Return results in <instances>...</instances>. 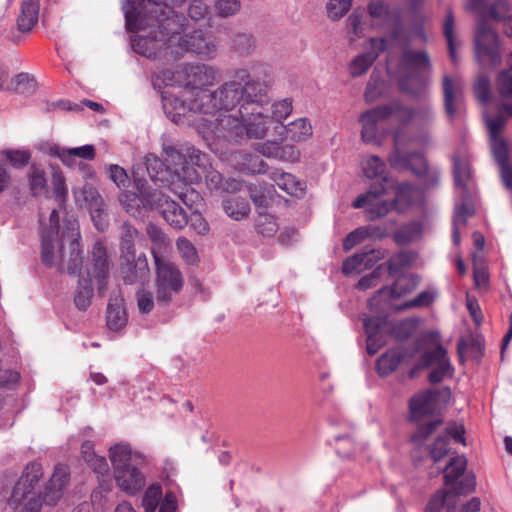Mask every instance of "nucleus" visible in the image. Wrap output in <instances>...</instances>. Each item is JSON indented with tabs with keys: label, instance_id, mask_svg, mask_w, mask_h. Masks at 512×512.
I'll use <instances>...</instances> for the list:
<instances>
[{
	"label": "nucleus",
	"instance_id": "63",
	"mask_svg": "<svg viewBox=\"0 0 512 512\" xmlns=\"http://www.w3.org/2000/svg\"><path fill=\"white\" fill-rule=\"evenodd\" d=\"M35 79L28 73H19L13 78V92L27 93L34 90Z\"/></svg>",
	"mask_w": 512,
	"mask_h": 512
},
{
	"label": "nucleus",
	"instance_id": "64",
	"mask_svg": "<svg viewBox=\"0 0 512 512\" xmlns=\"http://www.w3.org/2000/svg\"><path fill=\"white\" fill-rule=\"evenodd\" d=\"M451 493L455 495H467L474 492L476 488V480L474 475H466L460 481H455L451 484Z\"/></svg>",
	"mask_w": 512,
	"mask_h": 512
},
{
	"label": "nucleus",
	"instance_id": "33",
	"mask_svg": "<svg viewBox=\"0 0 512 512\" xmlns=\"http://www.w3.org/2000/svg\"><path fill=\"white\" fill-rule=\"evenodd\" d=\"M269 177L275 185L289 195L300 197L304 193V183L298 181L296 177L290 173L281 170H273Z\"/></svg>",
	"mask_w": 512,
	"mask_h": 512
},
{
	"label": "nucleus",
	"instance_id": "46",
	"mask_svg": "<svg viewBox=\"0 0 512 512\" xmlns=\"http://www.w3.org/2000/svg\"><path fill=\"white\" fill-rule=\"evenodd\" d=\"M453 175L455 186L466 190L471 177L469 163L462 161L458 156L453 157Z\"/></svg>",
	"mask_w": 512,
	"mask_h": 512
},
{
	"label": "nucleus",
	"instance_id": "20",
	"mask_svg": "<svg viewBox=\"0 0 512 512\" xmlns=\"http://www.w3.org/2000/svg\"><path fill=\"white\" fill-rule=\"evenodd\" d=\"M186 151L191 162L195 164L196 172L199 175V182L204 177L209 190L222 191L226 189L222 174L212 168L209 156L206 153L195 147H188Z\"/></svg>",
	"mask_w": 512,
	"mask_h": 512
},
{
	"label": "nucleus",
	"instance_id": "15",
	"mask_svg": "<svg viewBox=\"0 0 512 512\" xmlns=\"http://www.w3.org/2000/svg\"><path fill=\"white\" fill-rule=\"evenodd\" d=\"M417 275L409 274L399 276L392 286L379 289L369 300L370 310L385 313L392 308L391 301L411 293L419 284Z\"/></svg>",
	"mask_w": 512,
	"mask_h": 512
},
{
	"label": "nucleus",
	"instance_id": "6",
	"mask_svg": "<svg viewBox=\"0 0 512 512\" xmlns=\"http://www.w3.org/2000/svg\"><path fill=\"white\" fill-rule=\"evenodd\" d=\"M511 10V1L495 0L487 5V11L479 19L475 33V51L481 65L496 68L501 63L499 37L486 18L503 23L506 35L512 38Z\"/></svg>",
	"mask_w": 512,
	"mask_h": 512
},
{
	"label": "nucleus",
	"instance_id": "50",
	"mask_svg": "<svg viewBox=\"0 0 512 512\" xmlns=\"http://www.w3.org/2000/svg\"><path fill=\"white\" fill-rule=\"evenodd\" d=\"M454 26H455V19L453 12L449 9L446 14L445 21L443 23V34L446 38L447 44H448V52L449 56L453 63L458 62V58L456 55V49H455V42H454Z\"/></svg>",
	"mask_w": 512,
	"mask_h": 512
},
{
	"label": "nucleus",
	"instance_id": "39",
	"mask_svg": "<svg viewBox=\"0 0 512 512\" xmlns=\"http://www.w3.org/2000/svg\"><path fill=\"white\" fill-rule=\"evenodd\" d=\"M380 228L373 226H362L350 232L343 240V249L350 251L356 245L360 244L367 238L381 236Z\"/></svg>",
	"mask_w": 512,
	"mask_h": 512
},
{
	"label": "nucleus",
	"instance_id": "47",
	"mask_svg": "<svg viewBox=\"0 0 512 512\" xmlns=\"http://www.w3.org/2000/svg\"><path fill=\"white\" fill-rule=\"evenodd\" d=\"M502 111L505 110L501 106L495 116H490L488 113L483 114L489 140L502 137L501 132L506 125V117L503 115Z\"/></svg>",
	"mask_w": 512,
	"mask_h": 512
},
{
	"label": "nucleus",
	"instance_id": "44",
	"mask_svg": "<svg viewBox=\"0 0 512 512\" xmlns=\"http://www.w3.org/2000/svg\"><path fill=\"white\" fill-rule=\"evenodd\" d=\"M401 362V356L394 350H388L376 361V370L380 376L394 372Z\"/></svg>",
	"mask_w": 512,
	"mask_h": 512
},
{
	"label": "nucleus",
	"instance_id": "34",
	"mask_svg": "<svg viewBox=\"0 0 512 512\" xmlns=\"http://www.w3.org/2000/svg\"><path fill=\"white\" fill-rule=\"evenodd\" d=\"M39 0H23L17 18V26L21 32H29L37 24L39 18Z\"/></svg>",
	"mask_w": 512,
	"mask_h": 512
},
{
	"label": "nucleus",
	"instance_id": "37",
	"mask_svg": "<svg viewBox=\"0 0 512 512\" xmlns=\"http://www.w3.org/2000/svg\"><path fill=\"white\" fill-rule=\"evenodd\" d=\"M231 50L241 57L250 56L256 49V39L248 32H236L230 40Z\"/></svg>",
	"mask_w": 512,
	"mask_h": 512
},
{
	"label": "nucleus",
	"instance_id": "42",
	"mask_svg": "<svg viewBox=\"0 0 512 512\" xmlns=\"http://www.w3.org/2000/svg\"><path fill=\"white\" fill-rule=\"evenodd\" d=\"M467 459L464 456L452 457L444 470V482L451 485L458 480L466 471Z\"/></svg>",
	"mask_w": 512,
	"mask_h": 512
},
{
	"label": "nucleus",
	"instance_id": "31",
	"mask_svg": "<svg viewBox=\"0 0 512 512\" xmlns=\"http://www.w3.org/2000/svg\"><path fill=\"white\" fill-rule=\"evenodd\" d=\"M423 198V191L409 182H402L397 186L396 195L393 199L395 210L403 212L409 206L420 202Z\"/></svg>",
	"mask_w": 512,
	"mask_h": 512
},
{
	"label": "nucleus",
	"instance_id": "51",
	"mask_svg": "<svg viewBox=\"0 0 512 512\" xmlns=\"http://www.w3.org/2000/svg\"><path fill=\"white\" fill-rule=\"evenodd\" d=\"M242 159L243 162L241 163V170L248 174H262L267 171V163L258 155L244 152L242 154Z\"/></svg>",
	"mask_w": 512,
	"mask_h": 512
},
{
	"label": "nucleus",
	"instance_id": "27",
	"mask_svg": "<svg viewBox=\"0 0 512 512\" xmlns=\"http://www.w3.org/2000/svg\"><path fill=\"white\" fill-rule=\"evenodd\" d=\"M49 228L41 231V259L47 266L54 264V240L59 233V213L53 209L50 213Z\"/></svg>",
	"mask_w": 512,
	"mask_h": 512
},
{
	"label": "nucleus",
	"instance_id": "9",
	"mask_svg": "<svg viewBox=\"0 0 512 512\" xmlns=\"http://www.w3.org/2000/svg\"><path fill=\"white\" fill-rule=\"evenodd\" d=\"M117 485L124 492L134 495L145 486V477L138 466L145 461L144 456L132 450L127 443L115 444L109 449Z\"/></svg>",
	"mask_w": 512,
	"mask_h": 512
},
{
	"label": "nucleus",
	"instance_id": "18",
	"mask_svg": "<svg viewBox=\"0 0 512 512\" xmlns=\"http://www.w3.org/2000/svg\"><path fill=\"white\" fill-rule=\"evenodd\" d=\"M81 235L77 223H70L60 237V254L64 257L66 245H68L69 258L67 272L70 275H78L83 265V250L80 243Z\"/></svg>",
	"mask_w": 512,
	"mask_h": 512
},
{
	"label": "nucleus",
	"instance_id": "12",
	"mask_svg": "<svg viewBox=\"0 0 512 512\" xmlns=\"http://www.w3.org/2000/svg\"><path fill=\"white\" fill-rule=\"evenodd\" d=\"M219 79L218 69L210 64L195 62L177 66L175 71L162 69V83L197 89L199 92L208 90Z\"/></svg>",
	"mask_w": 512,
	"mask_h": 512
},
{
	"label": "nucleus",
	"instance_id": "56",
	"mask_svg": "<svg viewBox=\"0 0 512 512\" xmlns=\"http://www.w3.org/2000/svg\"><path fill=\"white\" fill-rule=\"evenodd\" d=\"M240 0H215L214 8L220 18L232 17L241 10Z\"/></svg>",
	"mask_w": 512,
	"mask_h": 512
},
{
	"label": "nucleus",
	"instance_id": "55",
	"mask_svg": "<svg viewBox=\"0 0 512 512\" xmlns=\"http://www.w3.org/2000/svg\"><path fill=\"white\" fill-rule=\"evenodd\" d=\"M436 296L437 292L434 290L422 291L413 299L404 302L398 309L429 307L435 301Z\"/></svg>",
	"mask_w": 512,
	"mask_h": 512
},
{
	"label": "nucleus",
	"instance_id": "23",
	"mask_svg": "<svg viewBox=\"0 0 512 512\" xmlns=\"http://www.w3.org/2000/svg\"><path fill=\"white\" fill-rule=\"evenodd\" d=\"M385 256V250L365 246L343 262L342 272L346 275L354 272H362L363 270L371 268L379 260L384 259Z\"/></svg>",
	"mask_w": 512,
	"mask_h": 512
},
{
	"label": "nucleus",
	"instance_id": "35",
	"mask_svg": "<svg viewBox=\"0 0 512 512\" xmlns=\"http://www.w3.org/2000/svg\"><path fill=\"white\" fill-rule=\"evenodd\" d=\"M192 101L189 106L186 103L177 98V97H167L166 92L162 91V109L164 110L167 117L171 118V120L175 123L181 122V118L186 115L188 111H194L191 108Z\"/></svg>",
	"mask_w": 512,
	"mask_h": 512
},
{
	"label": "nucleus",
	"instance_id": "30",
	"mask_svg": "<svg viewBox=\"0 0 512 512\" xmlns=\"http://www.w3.org/2000/svg\"><path fill=\"white\" fill-rule=\"evenodd\" d=\"M162 218L174 229H183L188 224V215L178 202L162 195Z\"/></svg>",
	"mask_w": 512,
	"mask_h": 512
},
{
	"label": "nucleus",
	"instance_id": "7",
	"mask_svg": "<svg viewBox=\"0 0 512 512\" xmlns=\"http://www.w3.org/2000/svg\"><path fill=\"white\" fill-rule=\"evenodd\" d=\"M188 147L194 146L185 144L181 149L164 146L162 148V167L169 174L165 181L171 185L182 184L179 186L181 190L175 191V194L185 205L191 206L199 194L190 185L199 182V175L186 151Z\"/></svg>",
	"mask_w": 512,
	"mask_h": 512
},
{
	"label": "nucleus",
	"instance_id": "4",
	"mask_svg": "<svg viewBox=\"0 0 512 512\" xmlns=\"http://www.w3.org/2000/svg\"><path fill=\"white\" fill-rule=\"evenodd\" d=\"M43 475L40 463L33 462L26 466L21 478L16 482L9 506L17 512H40L43 503L55 505L62 497L69 482V472L65 466L57 465L49 479L45 494L38 489V483Z\"/></svg>",
	"mask_w": 512,
	"mask_h": 512
},
{
	"label": "nucleus",
	"instance_id": "26",
	"mask_svg": "<svg viewBox=\"0 0 512 512\" xmlns=\"http://www.w3.org/2000/svg\"><path fill=\"white\" fill-rule=\"evenodd\" d=\"M437 406V392L427 389L414 395L409 402L410 418L420 421L434 413Z\"/></svg>",
	"mask_w": 512,
	"mask_h": 512
},
{
	"label": "nucleus",
	"instance_id": "21",
	"mask_svg": "<svg viewBox=\"0 0 512 512\" xmlns=\"http://www.w3.org/2000/svg\"><path fill=\"white\" fill-rule=\"evenodd\" d=\"M371 27L378 30L390 27L392 23L399 22L402 14L400 8L391 6L383 0H371L367 5Z\"/></svg>",
	"mask_w": 512,
	"mask_h": 512
},
{
	"label": "nucleus",
	"instance_id": "17",
	"mask_svg": "<svg viewBox=\"0 0 512 512\" xmlns=\"http://www.w3.org/2000/svg\"><path fill=\"white\" fill-rule=\"evenodd\" d=\"M395 116L394 104L377 106L362 113L359 122L362 126L361 138L367 144L380 145L381 139L378 131V123Z\"/></svg>",
	"mask_w": 512,
	"mask_h": 512
},
{
	"label": "nucleus",
	"instance_id": "48",
	"mask_svg": "<svg viewBox=\"0 0 512 512\" xmlns=\"http://www.w3.org/2000/svg\"><path fill=\"white\" fill-rule=\"evenodd\" d=\"M137 230L128 223L123 225L120 248L125 254L127 261H133L135 258L134 238L137 236Z\"/></svg>",
	"mask_w": 512,
	"mask_h": 512
},
{
	"label": "nucleus",
	"instance_id": "13",
	"mask_svg": "<svg viewBox=\"0 0 512 512\" xmlns=\"http://www.w3.org/2000/svg\"><path fill=\"white\" fill-rule=\"evenodd\" d=\"M133 179L139 195L134 192L124 191L120 197V203L127 213L133 217H143V211L156 209L160 202V194L157 188L150 186L144 172L139 169L133 171Z\"/></svg>",
	"mask_w": 512,
	"mask_h": 512
},
{
	"label": "nucleus",
	"instance_id": "32",
	"mask_svg": "<svg viewBox=\"0 0 512 512\" xmlns=\"http://www.w3.org/2000/svg\"><path fill=\"white\" fill-rule=\"evenodd\" d=\"M121 298H110L107 312L106 325L110 331H120L128 322L127 313Z\"/></svg>",
	"mask_w": 512,
	"mask_h": 512
},
{
	"label": "nucleus",
	"instance_id": "53",
	"mask_svg": "<svg viewBox=\"0 0 512 512\" xmlns=\"http://www.w3.org/2000/svg\"><path fill=\"white\" fill-rule=\"evenodd\" d=\"M385 168V163L376 155L368 156L362 161L364 175L370 179L376 177H381L383 179Z\"/></svg>",
	"mask_w": 512,
	"mask_h": 512
},
{
	"label": "nucleus",
	"instance_id": "5",
	"mask_svg": "<svg viewBox=\"0 0 512 512\" xmlns=\"http://www.w3.org/2000/svg\"><path fill=\"white\" fill-rule=\"evenodd\" d=\"M187 19L184 15H174L162 19V54L164 57H182L187 52L212 60L217 56L219 42L211 32L203 29L185 33Z\"/></svg>",
	"mask_w": 512,
	"mask_h": 512
},
{
	"label": "nucleus",
	"instance_id": "38",
	"mask_svg": "<svg viewBox=\"0 0 512 512\" xmlns=\"http://www.w3.org/2000/svg\"><path fill=\"white\" fill-rule=\"evenodd\" d=\"M222 206L225 213L236 221L248 217L251 210L249 202L239 196H231L223 200Z\"/></svg>",
	"mask_w": 512,
	"mask_h": 512
},
{
	"label": "nucleus",
	"instance_id": "2",
	"mask_svg": "<svg viewBox=\"0 0 512 512\" xmlns=\"http://www.w3.org/2000/svg\"><path fill=\"white\" fill-rule=\"evenodd\" d=\"M234 80L221 84L215 90L197 92L191 108L205 116L196 121V130L206 121L217 122L221 114H232L237 108L253 103V98L261 95L266 80L253 78L247 68H238L233 73Z\"/></svg>",
	"mask_w": 512,
	"mask_h": 512
},
{
	"label": "nucleus",
	"instance_id": "28",
	"mask_svg": "<svg viewBox=\"0 0 512 512\" xmlns=\"http://www.w3.org/2000/svg\"><path fill=\"white\" fill-rule=\"evenodd\" d=\"M490 147L495 161L500 167V174L504 185L512 188V167L509 165V150L507 141L501 138L491 139Z\"/></svg>",
	"mask_w": 512,
	"mask_h": 512
},
{
	"label": "nucleus",
	"instance_id": "29",
	"mask_svg": "<svg viewBox=\"0 0 512 512\" xmlns=\"http://www.w3.org/2000/svg\"><path fill=\"white\" fill-rule=\"evenodd\" d=\"M42 151L49 156L59 158L61 162L69 168L77 166L79 170L83 171L86 177H91L94 174L92 167L82 161L78 162L77 158L68 148L61 147L58 144H45L42 146Z\"/></svg>",
	"mask_w": 512,
	"mask_h": 512
},
{
	"label": "nucleus",
	"instance_id": "19",
	"mask_svg": "<svg viewBox=\"0 0 512 512\" xmlns=\"http://www.w3.org/2000/svg\"><path fill=\"white\" fill-rule=\"evenodd\" d=\"M419 366L422 368H432L428 376V380L432 384L442 382L453 373V367L448 358L447 351L440 344L433 350L426 351L422 354L419 360Z\"/></svg>",
	"mask_w": 512,
	"mask_h": 512
},
{
	"label": "nucleus",
	"instance_id": "40",
	"mask_svg": "<svg viewBox=\"0 0 512 512\" xmlns=\"http://www.w3.org/2000/svg\"><path fill=\"white\" fill-rule=\"evenodd\" d=\"M28 181L33 196H41L47 192L46 173L39 165L30 166Z\"/></svg>",
	"mask_w": 512,
	"mask_h": 512
},
{
	"label": "nucleus",
	"instance_id": "43",
	"mask_svg": "<svg viewBox=\"0 0 512 512\" xmlns=\"http://www.w3.org/2000/svg\"><path fill=\"white\" fill-rule=\"evenodd\" d=\"M415 259L416 254L412 251H401L398 254L393 255L387 262L389 275H398L403 269L409 267Z\"/></svg>",
	"mask_w": 512,
	"mask_h": 512
},
{
	"label": "nucleus",
	"instance_id": "57",
	"mask_svg": "<svg viewBox=\"0 0 512 512\" xmlns=\"http://www.w3.org/2000/svg\"><path fill=\"white\" fill-rule=\"evenodd\" d=\"M160 504V484L154 483L145 491L142 499V506L146 512H155Z\"/></svg>",
	"mask_w": 512,
	"mask_h": 512
},
{
	"label": "nucleus",
	"instance_id": "8",
	"mask_svg": "<svg viewBox=\"0 0 512 512\" xmlns=\"http://www.w3.org/2000/svg\"><path fill=\"white\" fill-rule=\"evenodd\" d=\"M399 67L404 72L398 85L402 92L418 98L430 84L432 61L424 49L406 47L402 50Z\"/></svg>",
	"mask_w": 512,
	"mask_h": 512
},
{
	"label": "nucleus",
	"instance_id": "60",
	"mask_svg": "<svg viewBox=\"0 0 512 512\" xmlns=\"http://www.w3.org/2000/svg\"><path fill=\"white\" fill-rule=\"evenodd\" d=\"M474 93L480 103L487 104L490 101V81L487 75H478L474 84Z\"/></svg>",
	"mask_w": 512,
	"mask_h": 512
},
{
	"label": "nucleus",
	"instance_id": "24",
	"mask_svg": "<svg viewBox=\"0 0 512 512\" xmlns=\"http://www.w3.org/2000/svg\"><path fill=\"white\" fill-rule=\"evenodd\" d=\"M442 90L444 96V111L449 120L452 121L461 107L463 83L459 78L444 75L442 79Z\"/></svg>",
	"mask_w": 512,
	"mask_h": 512
},
{
	"label": "nucleus",
	"instance_id": "25",
	"mask_svg": "<svg viewBox=\"0 0 512 512\" xmlns=\"http://www.w3.org/2000/svg\"><path fill=\"white\" fill-rule=\"evenodd\" d=\"M184 285V276L178 265L162 261V304L178 295Z\"/></svg>",
	"mask_w": 512,
	"mask_h": 512
},
{
	"label": "nucleus",
	"instance_id": "52",
	"mask_svg": "<svg viewBox=\"0 0 512 512\" xmlns=\"http://www.w3.org/2000/svg\"><path fill=\"white\" fill-rule=\"evenodd\" d=\"M257 232L264 237H272L278 230V225L274 216L259 212L255 220Z\"/></svg>",
	"mask_w": 512,
	"mask_h": 512
},
{
	"label": "nucleus",
	"instance_id": "61",
	"mask_svg": "<svg viewBox=\"0 0 512 512\" xmlns=\"http://www.w3.org/2000/svg\"><path fill=\"white\" fill-rule=\"evenodd\" d=\"M374 62L375 61L373 60V58L370 57L366 52L362 53L355 57L351 62L350 74L353 77H358L367 72Z\"/></svg>",
	"mask_w": 512,
	"mask_h": 512
},
{
	"label": "nucleus",
	"instance_id": "22",
	"mask_svg": "<svg viewBox=\"0 0 512 512\" xmlns=\"http://www.w3.org/2000/svg\"><path fill=\"white\" fill-rule=\"evenodd\" d=\"M366 333V350L369 355L376 354L386 343L387 317L378 315L363 320Z\"/></svg>",
	"mask_w": 512,
	"mask_h": 512
},
{
	"label": "nucleus",
	"instance_id": "58",
	"mask_svg": "<svg viewBox=\"0 0 512 512\" xmlns=\"http://www.w3.org/2000/svg\"><path fill=\"white\" fill-rule=\"evenodd\" d=\"M449 452V438L447 435L438 436L430 446V456L434 462L442 460Z\"/></svg>",
	"mask_w": 512,
	"mask_h": 512
},
{
	"label": "nucleus",
	"instance_id": "36",
	"mask_svg": "<svg viewBox=\"0 0 512 512\" xmlns=\"http://www.w3.org/2000/svg\"><path fill=\"white\" fill-rule=\"evenodd\" d=\"M286 139L294 142L305 141L312 136V126L307 118H299L282 126Z\"/></svg>",
	"mask_w": 512,
	"mask_h": 512
},
{
	"label": "nucleus",
	"instance_id": "10",
	"mask_svg": "<svg viewBox=\"0 0 512 512\" xmlns=\"http://www.w3.org/2000/svg\"><path fill=\"white\" fill-rule=\"evenodd\" d=\"M109 268L106 248L101 241H96L91 253L90 266L87 269V278L83 277L79 280L75 291L74 302L79 310L86 311L91 305L94 295L92 278L97 282L99 293L107 289Z\"/></svg>",
	"mask_w": 512,
	"mask_h": 512
},
{
	"label": "nucleus",
	"instance_id": "1",
	"mask_svg": "<svg viewBox=\"0 0 512 512\" xmlns=\"http://www.w3.org/2000/svg\"><path fill=\"white\" fill-rule=\"evenodd\" d=\"M261 95L253 98V103L242 106L235 114H221L217 122H203L199 134L208 143L221 140L242 143L245 139H263L271 128V120L266 105L269 102L268 82L262 88Z\"/></svg>",
	"mask_w": 512,
	"mask_h": 512
},
{
	"label": "nucleus",
	"instance_id": "11",
	"mask_svg": "<svg viewBox=\"0 0 512 512\" xmlns=\"http://www.w3.org/2000/svg\"><path fill=\"white\" fill-rule=\"evenodd\" d=\"M407 140L402 127L394 134V150L389 155L388 162L393 169L400 171H411L418 177H424L423 185L430 189L439 183L440 171L429 169L424 155L420 152H405Z\"/></svg>",
	"mask_w": 512,
	"mask_h": 512
},
{
	"label": "nucleus",
	"instance_id": "62",
	"mask_svg": "<svg viewBox=\"0 0 512 512\" xmlns=\"http://www.w3.org/2000/svg\"><path fill=\"white\" fill-rule=\"evenodd\" d=\"M3 154L11 165L17 169L26 166L31 159V153L28 150L7 149Z\"/></svg>",
	"mask_w": 512,
	"mask_h": 512
},
{
	"label": "nucleus",
	"instance_id": "41",
	"mask_svg": "<svg viewBox=\"0 0 512 512\" xmlns=\"http://www.w3.org/2000/svg\"><path fill=\"white\" fill-rule=\"evenodd\" d=\"M176 249L180 258L185 264L194 266L200 261V257L195 245L186 237L179 236L176 240Z\"/></svg>",
	"mask_w": 512,
	"mask_h": 512
},
{
	"label": "nucleus",
	"instance_id": "49",
	"mask_svg": "<svg viewBox=\"0 0 512 512\" xmlns=\"http://www.w3.org/2000/svg\"><path fill=\"white\" fill-rule=\"evenodd\" d=\"M423 226L420 222L414 221L404 225L396 234L395 240L399 244L413 242L422 235Z\"/></svg>",
	"mask_w": 512,
	"mask_h": 512
},
{
	"label": "nucleus",
	"instance_id": "59",
	"mask_svg": "<svg viewBox=\"0 0 512 512\" xmlns=\"http://www.w3.org/2000/svg\"><path fill=\"white\" fill-rule=\"evenodd\" d=\"M353 0H329L327 14L332 20L342 18L350 9Z\"/></svg>",
	"mask_w": 512,
	"mask_h": 512
},
{
	"label": "nucleus",
	"instance_id": "54",
	"mask_svg": "<svg viewBox=\"0 0 512 512\" xmlns=\"http://www.w3.org/2000/svg\"><path fill=\"white\" fill-rule=\"evenodd\" d=\"M81 193L89 211H94L95 213L105 210L104 200L96 188L84 186Z\"/></svg>",
	"mask_w": 512,
	"mask_h": 512
},
{
	"label": "nucleus",
	"instance_id": "14",
	"mask_svg": "<svg viewBox=\"0 0 512 512\" xmlns=\"http://www.w3.org/2000/svg\"><path fill=\"white\" fill-rule=\"evenodd\" d=\"M395 116L404 127L412 124L416 135L409 141H416L418 143H427L429 134L435 123V111L433 107L428 104H422L417 107L404 106L399 102H394Z\"/></svg>",
	"mask_w": 512,
	"mask_h": 512
},
{
	"label": "nucleus",
	"instance_id": "16",
	"mask_svg": "<svg viewBox=\"0 0 512 512\" xmlns=\"http://www.w3.org/2000/svg\"><path fill=\"white\" fill-rule=\"evenodd\" d=\"M387 178L373 183L368 191L359 195L352 203L354 208H366L367 218L376 220L387 215L391 210L395 209L394 201L379 200V197L387 191Z\"/></svg>",
	"mask_w": 512,
	"mask_h": 512
},
{
	"label": "nucleus",
	"instance_id": "45",
	"mask_svg": "<svg viewBox=\"0 0 512 512\" xmlns=\"http://www.w3.org/2000/svg\"><path fill=\"white\" fill-rule=\"evenodd\" d=\"M271 115L269 116L271 124H282L293 111V101L291 98H284L275 101L270 106Z\"/></svg>",
	"mask_w": 512,
	"mask_h": 512
},
{
	"label": "nucleus",
	"instance_id": "3",
	"mask_svg": "<svg viewBox=\"0 0 512 512\" xmlns=\"http://www.w3.org/2000/svg\"><path fill=\"white\" fill-rule=\"evenodd\" d=\"M160 0H126L122 3L125 27L135 33L151 29L149 35H136L131 38V47L143 57L140 62L145 73H149L154 90L160 91Z\"/></svg>",
	"mask_w": 512,
	"mask_h": 512
}]
</instances>
